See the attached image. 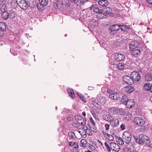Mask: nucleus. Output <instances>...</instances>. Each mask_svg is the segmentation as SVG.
Masks as SVG:
<instances>
[{
    "mask_svg": "<svg viewBox=\"0 0 152 152\" xmlns=\"http://www.w3.org/2000/svg\"><path fill=\"white\" fill-rule=\"evenodd\" d=\"M136 142L140 144H143L145 143H149L150 142V139L146 135L144 134L140 135L138 138H135Z\"/></svg>",
    "mask_w": 152,
    "mask_h": 152,
    "instance_id": "f257e3e1",
    "label": "nucleus"
},
{
    "mask_svg": "<svg viewBox=\"0 0 152 152\" xmlns=\"http://www.w3.org/2000/svg\"><path fill=\"white\" fill-rule=\"evenodd\" d=\"M122 137L126 144H129L131 140L132 136L130 132L126 131L123 133Z\"/></svg>",
    "mask_w": 152,
    "mask_h": 152,
    "instance_id": "f03ea898",
    "label": "nucleus"
},
{
    "mask_svg": "<svg viewBox=\"0 0 152 152\" xmlns=\"http://www.w3.org/2000/svg\"><path fill=\"white\" fill-rule=\"evenodd\" d=\"M16 3L23 10H26L28 7V3L25 0H16Z\"/></svg>",
    "mask_w": 152,
    "mask_h": 152,
    "instance_id": "7ed1b4c3",
    "label": "nucleus"
},
{
    "mask_svg": "<svg viewBox=\"0 0 152 152\" xmlns=\"http://www.w3.org/2000/svg\"><path fill=\"white\" fill-rule=\"evenodd\" d=\"M120 27L119 25L116 24L113 25L109 27V31L111 34L113 35L119 30Z\"/></svg>",
    "mask_w": 152,
    "mask_h": 152,
    "instance_id": "20e7f679",
    "label": "nucleus"
},
{
    "mask_svg": "<svg viewBox=\"0 0 152 152\" xmlns=\"http://www.w3.org/2000/svg\"><path fill=\"white\" fill-rule=\"evenodd\" d=\"M130 76L134 81H139L141 78L140 73L135 71L132 72Z\"/></svg>",
    "mask_w": 152,
    "mask_h": 152,
    "instance_id": "39448f33",
    "label": "nucleus"
},
{
    "mask_svg": "<svg viewBox=\"0 0 152 152\" xmlns=\"http://www.w3.org/2000/svg\"><path fill=\"white\" fill-rule=\"evenodd\" d=\"M93 11L97 14L96 16L98 18L102 19L105 18L104 14L103 13L102 11L100 10L97 7H95Z\"/></svg>",
    "mask_w": 152,
    "mask_h": 152,
    "instance_id": "423d86ee",
    "label": "nucleus"
},
{
    "mask_svg": "<svg viewBox=\"0 0 152 152\" xmlns=\"http://www.w3.org/2000/svg\"><path fill=\"white\" fill-rule=\"evenodd\" d=\"M134 121L135 124L137 126H143L145 123L143 119L140 117H137L134 118Z\"/></svg>",
    "mask_w": 152,
    "mask_h": 152,
    "instance_id": "0eeeda50",
    "label": "nucleus"
},
{
    "mask_svg": "<svg viewBox=\"0 0 152 152\" xmlns=\"http://www.w3.org/2000/svg\"><path fill=\"white\" fill-rule=\"evenodd\" d=\"M88 131H90V130L87 126H84L81 130L79 131L78 132L83 137L85 138L87 137V134L88 133Z\"/></svg>",
    "mask_w": 152,
    "mask_h": 152,
    "instance_id": "6e6552de",
    "label": "nucleus"
},
{
    "mask_svg": "<svg viewBox=\"0 0 152 152\" xmlns=\"http://www.w3.org/2000/svg\"><path fill=\"white\" fill-rule=\"evenodd\" d=\"M123 80L124 82L127 84L131 85L134 83V81L132 77L128 75H124L123 77Z\"/></svg>",
    "mask_w": 152,
    "mask_h": 152,
    "instance_id": "1a4fd4ad",
    "label": "nucleus"
},
{
    "mask_svg": "<svg viewBox=\"0 0 152 152\" xmlns=\"http://www.w3.org/2000/svg\"><path fill=\"white\" fill-rule=\"evenodd\" d=\"M7 28L6 24L3 22H0V36L1 37L4 35V32L6 30Z\"/></svg>",
    "mask_w": 152,
    "mask_h": 152,
    "instance_id": "9d476101",
    "label": "nucleus"
},
{
    "mask_svg": "<svg viewBox=\"0 0 152 152\" xmlns=\"http://www.w3.org/2000/svg\"><path fill=\"white\" fill-rule=\"evenodd\" d=\"M139 45L138 42L136 41L131 42L129 44V49L132 51L137 48Z\"/></svg>",
    "mask_w": 152,
    "mask_h": 152,
    "instance_id": "9b49d317",
    "label": "nucleus"
},
{
    "mask_svg": "<svg viewBox=\"0 0 152 152\" xmlns=\"http://www.w3.org/2000/svg\"><path fill=\"white\" fill-rule=\"evenodd\" d=\"M110 146L112 150L115 151H118L120 149L119 146L116 143L113 142H110Z\"/></svg>",
    "mask_w": 152,
    "mask_h": 152,
    "instance_id": "f8f14e48",
    "label": "nucleus"
},
{
    "mask_svg": "<svg viewBox=\"0 0 152 152\" xmlns=\"http://www.w3.org/2000/svg\"><path fill=\"white\" fill-rule=\"evenodd\" d=\"M39 3L38 4L37 7L39 9L47 5L48 3V0H39Z\"/></svg>",
    "mask_w": 152,
    "mask_h": 152,
    "instance_id": "ddd939ff",
    "label": "nucleus"
},
{
    "mask_svg": "<svg viewBox=\"0 0 152 152\" xmlns=\"http://www.w3.org/2000/svg\"><path fill=\"white\" fill-rule=\"evenodd\" d=\"M124 58V55L119 53H117L115 54L114 58L117 61H121Z\"/></svg>",
    "mask_w": 152,
    "mask_h": 152,
    "instance_id": "4468645a",
    "label": "nucleus"
},
{
    "mask_svg": "<svg viewBox=\"0 0 152 152\" xmlns=\"http://www.w3.org/2000/svg\"><path fill=\"white\" fill-rule=\"evenodd\" d=\"M134 90V88L130 86H127L124 88V92L126 94H130Z\"/></svg>",
    "mask_w": 152,
    "mask_h": 152,
    "instance_id": "2eb2a0df",
    "label": "nucleus"
},
{
    "mask_svg": "<svg viewBox=\"0 0 152 152\" xmlns=\"http://www.w3.org/2000/svg\"><path fill=\"white\" fill-rule=\"evenodd\" d=\"M127 107L129 108L133 107L135 105V102L132 99H128L126 104Z\"/></svg>",
    "mask_w": 152,
    "mask_h": 152,
    "instance_id": "dca6fc26",
    "label": "nucleus"
},
{
    "mask_svg": "<svg viewBox=\"0 0 152 152\" xmlns=\"http://www.w3.org/2000/svg\"><path fill=\"white\" fill-rule=\"evenodd\" d=\"M75 119L79 124H80L83 126H85L86 123V120L84 121V119L82 117L80 116H78L77 117H76Z\"/></svg>",
    "mask_w": 152,
    "mask_h": 152,
    "instance_id": "f3484780",
    "label": "nucleus"
},
{
    "mask_svg": "<svg viewBox=\"0 0 152 152\" xmlns=\"http://www.w3.org/2000/svg\"><path fill=\"white\" fill-rule=\"evenodd\" d=\"M109 97L111 99L117 100L120 98V95L117 93H112L109 95Z\"/></svg>",
    "mask_w": 152,
    "mask_h": 152,
    "instance_id": "a211bd4d",
    "label": "nucleus"
},
{
    "mask_svg": "<svg viewBox=\"0 0 152 152\" xmlns=\"http://www.w3.org/2000/svg\"><path fill=\"white\" fill-rule=\"evenodd\" d=\"M112 11V10L110 8L108 7H106L103 9L102 12L105 15V18H106V15L109 14Z\"/></svg>",
    "mask_w": 152,
    "mask_h": 152,
    "instance_id": "6ab92c4d",
    "label": "nucleus"
},
{
    "mask_svg": "<svg viewBox=\"0 0 152 152\" xmlns=\"http://www.w3.org/2000/svg\"><path fill=\"white\" fill-rule=\"evenodd\" d=\"M102 132L104 135V137H105L106 139L110 141H113V140L114 138L113 135L106 133L104 131H102Z\"/></svg>",
    "mask_w": 152,
    "mask_h": 152,
    "instance_id": "aec40b11",
    "label": "nucleus"
},
{
    "mask_svg": "<svg viewBox=\"0 0 152 152\" xmlns=\"http://www.w3.org/2000/svg\"><path fill=\"white\" fill-rule=\"evenodd\" d=\"M110 122L111 124L113 127H116L119 124L118 120L116 119H112Z\"/></svg>",
    "mask_w": 152,
    "mask_h": 152,
    "instance_id": "412c9836",
    "label": "nucleus"
},
{
    "mask_svg": "<svg viewBox=\"0 0 152 152\" xmlns=\"http://www.w3.org/2000/svg\"><path fill=\"white\" fill-rule=\"evenodd\" d=\"M28 6L31 8H34L36 5V2L35 0H27Z\"/></svg>",
    "mask_w": 152,
    "mask_h": 152,
    "instance_id": "4be33fe9",
    "label": "nucleus"
},
{
    "mask_svg": "<svg viewBox=\"0 0 152 152\" xmlns=\"http://www.w3.org/2000/svg\"><path fill=\"white\" fill-rule=\"evenodd\" d=\"M98 1V3L100 5L106 7L108 4V1L107 0H99Z\"/></svg>",
    "mask_w": 152,
    "mask_h": 152,
    "instance_id": "5701e85b",
    "label": "nucleus"
},
{
    "mask_svg": "<svg viewBox=\"0 0 152 152\" xmlns=\"http://www.w3.org/2000/svg\"><path fill=\"white\" fill-rule=\"evenodd\" d=\"M152 84L149 83H146L144 84L143 89L145 91H150Z\"/></svg>",
    "mask_w": 152,
    "mask_h": 152,
    "instance_id": "b1692460",
    "label": "nucleus"
},
{
    "mask_svg": "<svg viewBox=\"0 0 152 152\" xmlns=\"http://www.w3.org/2000/svg\"><path fill=\"white\" fill-rule=\"evenodd\" d=\"M117 108L114 107H110L108 108V113L111 114H115L116 113V112L118 111Z\"/></svg>",
    "mask_w": 152,
    "mask_h": 152,
    "instance_id": "393cba45",
    "label": "nucleus"
},
{
    "mask_svg": "<svg viewBox=\"0 0 152 152\" xmlns=\"http://www.w3.org/2000/svg\"><path fill=\"white\" fill-rule=\"evenodd\" d=\"M97 99L98 101L102 104H104L106 100L102 96L100 95H98L97 96Z\"/></svg>",
    "mask_w": 152,
    "mask_h": 152,
    "instance_id": "a878e982",
    "label": "nucleus"
},
{
    "mask_svg": "<svg viewBox=\"0 0 152 152\" xmlns=\"http://www.w3.org/2000/svg\"><path fill=\"white\" fill-rule=\"evenodd\" d=\"M128 99V97L124 95L123 96L120 101L121 104H126V103L127 102Z\"/></svg>",
    "mask_w": 152,
    "mask_h": 152,
    "instance_id": "bb28decb",
    "label": "nucleus"
},
{
    "mask_svg": "<svg viewBox=\"0 0 152 152\" xmlns=\"http://www.w3.org/2000/svg\"><path fill=\"white\" fill-rule=\"evenodd\" d=\"M54 7L56 9H60L62 6V4L59 1H56L54 4Z\"/></svg>",
    "mask_w": 152,
    "mask_h": 152,
    "instance_id": "cd10ccee",
    "label": "nucleus"
},
{
    "mask_svg": "<svg viewBox=\"0 0 152 152\" xmlns=\"http://www.w3.org/2000/svg\"><path fill=\"white\" fill-rule=\"evenodd\" d=\"M103 118L105 120L108 121H110L112 119V117L109 114H104L103 115Z\"/></svg>",
    "mask_w": 152,
    "mask_h": 152,
    "instance_id": "c85d7f7f",
    "label": "nucleus"
},
{
    "mask_svg": "<svg viewBox=\"0 0 152 152\" xmlns=\"http://www.w3.org/2000/svg\"><path fill=\"white\" fill-rule=\"evenodd\" d=\"M9 16V14L7 11H5L3 12L1 14V17L4 20H7Z\"/></svg>",
    "mask_w": 152,
    "mask_h": 152,
    "instance_id": "c756f323",
    "label": "nucleus"
},
{
    "mask_svg": "<svg viewBox=\"0 0 152 152\" xmlns=\"http://www.w3.org/2000/svg\"><path fill=\"white\" fill-rule=\"evenodd\" d=\"M145 80L147 81H151L152 80V75L151 73H147L145 77Z\"/></svg>",
    "mask_w": 152,
    "mask_h": 152,
    "instance_id": "7c9ffc66",
    "label": "nucleus"
},
{
    "mask_svg": "<svg viewBox=\"0 0 152 152\" xmlns=\"http://www.w3.org/2000/svg\"><path fill=\"white\" fill-rule=\"evenodd\" d=\"M132 54L135 57H137L138 56L140 53V51L139 49H135L133 50Z\"/></svg>",
    "mask_w": 152,
    "mask_h": 152,
    "instance_id": "2f4dec72",
    "label": "nucleus"
},
{
    "mask_svg": "<svg viewBox=\"0 0 152 152\" xmlns=\"http://www.w3.org/2000/svg\"><path fill=\"white\" fill-rule=\"evenodd\" d=\"M116 141L117 143L121 145H123L124 144V140H123L120 137H117L116 138Z\"/></svg>",
    "mask_w": 152,
    "mask_h": 152,
    "instance_id": "473e14b6",
    "label": "nucleus"
},
{
    "mask_svg": "<svg viewBox=\"0 0 152 152\" xmlns=\"http://www.w3.org/2000/svg\"><path fill=\"white\" fill-rule=\"evenodd\" d=\"M117 68L120 70H123L124 68V64L122 63H119L116 65Z\"/></svg>",
    "mask_w": 152,
    "mask_h": 152,
    "instance_id": "72a5a7b5",
    "label": "nucleus"
},
{
    "mask_svg": "<svg viewBox=\"0 0 152 152\" xmlns=\"http://www.w3.org/2000/svg\"><path fill=\"white\" fill-rule=\"evenodd\" d=\"M67 92L69 96L72 98L75 96V95L73 91V90L71 89H67Z\"/></svg>",
    "mask_w": 152,
    "mask_h": 152,
    "instance_id": "f704fd0d",
    "label": "nucleus"
},
{
    "mask_svg": "<svg viewBox=\"0 0 152 152\" xmlns=\"http://www.w3.org/2000/svg\"><path fill=\"white\" fill-rule=\"evenodd\" d=\"M69 145L71 146H75L74 148H77L78 147V145L77 144V143L74 142H69Z\"/></svg>",
    "mask_w": 152,
    "mask_h": 152,
    "instance_id": "c9c22d12",
    "label": "nucleus"
},
{
    "mask_svg": "<svg viewBox=\"0 0 152 152\" xmlns=\"http://www.w3.org/2000/svg\"><path fill=\"white\" fill-rule=\"evenodd\" d=\"M118 111L116 112V113H118L120 115H124L125 114V112L124 109L122 108H117V109Z\"/></svg>",
    "mask_w": 152,
    "mask_h": 152,
    "instance_id": "e433bc0d",
    "label": "nucleus"
},
{
    "mask_svg": "<svg viewBox=\"0 0 152 152\" xmlns=\"http://www.w3.org/2000/svg\"><path fill=\"white\" fill-rule=\"evenodd\" d=\"M87 141L85 139H82L80 141V145L81 147H86V145Z\"/></svg>",
    "mask_w": 152,
    "mask_h": 152,
    "instance_id": "4c0bfd02",
    "label": "nucleus"
},
{
    "mask_svg": "<svg viewBox=\"0 0 152 152\" xmlns=\"http://www.w3.org/2000/svg\"><path fill=\"white\" fill-rule=\"evenodd\" d=\"M120 28L122 30L125 31H127L129 29V27L126 26L119 25Z\"/></svg>",
    "mask_w": 152,
    "mask_h": 152,
    "instance_id": "58836bf2",
    "label": "nucleus"
},
{
    "mask_svg": "<svg viewBox=\"0 0 152 152\" xmlns=\"http://www.w3.org/2000/svg\"><path fill=\"white\" fill-rule=\"evenodd\" d=\"M90 22L91 24L93 25L94 26H96L98 25V22L95 19H93L90 20Z\"/></svg>",
    "mask_w": 152,
    "mask_h": 152,
    "instance_id": "ea45409f",
    "label": "nucleus"
},
{
    "mask_svg": "<svg viewBox=\"0 0 152 152\" xmlns=\"http://www.w3.org/2000/svg\"><path fill=\"white\" fill-rule=\"evenodd\" d=\"M68 134L69 138L71 139H75L76 137L75 134L73 132H69Z\"/></svg>",
    "mask_w": 152,
    "mask_h": 152,
    "instance_id": "a19ab883",
    "label": "nucleus"
},
{
    "mask_svg": "<svg viewBox=\"0 0 152 152\" xmlns=\"http://www.w3.org/2000/svg\"><path fill=\"white\" fill-rule=\"evenodd\" d=\"M77 94L80 99H81L83 101L85 102H87V101L86 100V99L84 98V97L82 95L79 94L78 93H77Z\"/></svg>",
    "mask_w": 152,
    "mask_h": 152,
    "instance_id": "79ce46f5",
    "label": "nucleus"
},
{
    "mask_svg": "<svg viewBox=\"0 0 152 152\" xmlns=\"http://www.w3.org/2000/svg\"><path fill=\"white\" fill-rule=\"evenodd\" d=\"M104 146L108 151H111V149L110 146V144L109 145L106 142H105L104 143Z\"/></svg>",
    "mask_w": 152,
    "mask_h": 152,
    "instance_id": "37998d69",
    "label": "nucleus"
},
{
    "mask_svg": "<svg viewBox=\"0 0 152 152\" xmlns=\"http://www.w3.org/2000/svg\"><path fill=\"white\" fill-rule=\"evenodd\" d=\"M93 105L99 109H101V106L96 102H94L93 103Z\"/></svg>",
    "mask_w": 152,
    "mask_h": 152,
    "instance_id": "c03bdc74",
    "label": "nucleus"
},
{
    "mask_svg": "<svg viewBox=\"0 0 152 152\" xmlns=\"http://www.w3.org/2000/svg\"><path fill=\"white\" fill-rule=\"evenodd\" d=\"M89 128L92 132L95 133H96L97 132L96 129L95 127V126H93V125L92 127H90Z\"/></svg>",
    "mask_w": 152,
    "mask_h": 152,
    "instance_id": "a18cd8bd",
    "label": "nucleus"
},
{
    "mask_svg": "<svg viewBox=\"0 0 152 152\" xmlns=\"http://www.w3.org/2000/svg\"><path fill=\"white\" fill-rule=\"evenodd\" d=\"M124 152H131V150L130 148L128 147H125L123 150Z\"/></svg>",
    "mask_w": 152,
    "mask_h": 152,
    "instance_id": "49530a36",
    "label": "nucleus"
},
{
    "mask_svg": "<svg viewBox=\"0 0 152 152\" xmlns=\"http://www.w3.org/2000/svg\"><path fill=\"white\" fill-rule=\"evenodd\" d=\"M89 119H90V121L92 125H93V126H95V123L94 121V120H93V119L92 118H90Z\"/></svg>",
    "mask_w": 152,
    "mask_h": 152,
    "instance_id": "de8ad7c7",
    "label": "nucleus"
},
{
    "mask_svg": "<svg viewBox=\"0 0 152 152\" xmlns=\"http://www.w3.org/2000/svg\"><path fill=\"white\" fill-rule=\"evenodd\" d=\"M105 129L108 130L109 129L110 125L107 124H106L105 125Z\"/></svg>",
    "mask_w": 152,
    "mask_h": 152,
    "instance_id": "09e8293b",
    "label": "nucleus"
},
{
    "mask_svg": "<svg viewBox=\"0 0 152 152\" xmlns=\"http://www.w3.org/2000/svg\"><path fill=\"white\" fill-rule=\"evenodd\" d=\"M121 129L122 130H124L125 129V126L124 124H122L120 126Z\"/></svg>",
    "mask_w": 152,
    "mask_h": 152,
    "instance_id": "8fccbe9b",
    "label": "nucleus"
},
{
    "mask_svg": "<svg viewBox=\"0 0 152 152\" xmlns=\"http://www.w3.org/2000/svg\"><path fill=\"white\" fill-rule=\"evenodd\" d=\"M88 0H80V2L81 4H83L87 2Z\"/></svg>",
    "mask_w": 152,
    "mask_h": 152,
    "instance_id": "3c124183",
    "label": "nucleus"
},
{
    "mask_svg": "<svg viewBox=\"0 0 152 152\" xmlns=\"http://www.w3.org/2000/svg\"><path fill=\"white\" fill-rule=\"evenodd\" d=\"M79 0H69L72 3H77Z\"/></svg>",
    "mask_w": 152,
    "mask_h": 152,
    "instance_id": "603ef678",
    "label": "nucleus"
},
{
    "mask_svg": "<svg viewBox=\"0 0 152 152\" xmlns=\"http://www.w3.org/2000/svg\"><path fill=\"white\" fill-rule=\"evenodd\" d=\"M146 1L149 4H152V0H146Z\"/></svg>",
    "mask_w": 152,
    "mask_h": 152,
    "instance_id": "864d4df0",
    "label": "nucleus"
},
{
    "mask_svg": "<svg viewBox=\"0 0 152 152\" xmlns=\"http://www.w3.org/2000/svg\"><path fill=\"white\" fill-rule=\"evenodd\" d=\"M95 6L94 5H92L91 6V7L90 8V10H92L93 9H94L95 8Z\"/></svg>",
    "mask_w": 152,
    "mask_h": 152,
    "instance_id": "5fc2aeb1",
    "label": "nucleus"
},
{
    "mask_svg": "<svg viewBox=\"0 0 152 152\" xmlns=\"http://www.w3.org/2000/svg\"><path fill=\"white\" fill-rule=\"evenodd\" d=\"M148 146H149V147L150 148H152V143L151 144H148Z\"/></svg>",
    "mask_w": 152,
    "mask_h": 152,
    "instance_id": "6e6d98bb",
    "label": "nucleus"
},
{
    "mask_svg": "<svg viewBox=\"0 0 152 152\" xmlns=\"http://www.w3.org/2000/svg\"><path fill=\"white\" fill-rule=\"evenodd\" d=\"M82 115L84 116H85L86 115V113L85 112H83L82 113Z\"/></svg>",
    "mask_w": 152,
    "mask_h": 152,
    "instance_id": "4d7b16f0",
    "label": "nucleus"
},
{
    "mask_svg": "<svg viewBox=\"0 0 152 152\" xmlns=\"http://www.w3.org/2000/svg\"><path fill=\"white\" fill-rule=\"evenodd\" d=\"M89 132V133H88V135H91V132L90 131H88Z\"/></svg>",
    "mask_w": 152,
    "mask_h": 152,
    "instance_id": "13d9d810",
    "label": "nucleus"
},
{
    "mask_svg": "<svg viewBox=\"0 0 152 152\" xmlns=\"http://www.w3.org/2000/svg\"><path fill=\"white\" fill-rule=\"evenodd\" d=\"M99 142L100 143L101 145H103L102 143L100 141H99Z\"/></svg>",
    "mask_w": 152,
    "mask_h": 152,
    "instance_id": "bf43d9fd",
    "label": "nucleus"
},
{
    "mask_svg": "<svg viewBox=\"0 0 152 152\" xmlns=\"http://www.w3.org/2000/svg\"><path fill=\"white\" fill-rule=\"evenodd\" d=\"M71 117H70V118H67V120L68 121L69 120H71Z\"/></svg>",
    "mask_w": 152,
    "mask_h": 152,
    "instance_id": "052dcab7",
    "label": "nucleus"
},
{
    "mask_svg": "<svg viewBox=\"0 0 152 152\" xmlns=\"http://www.w3.org/2000/svg\"><path fill=\"white\" fill-rule=\"evenodd\" d=\"M132 152H138L136 150H133L132 151Z\"/></svg>",
    "mask_w": 152,
    "mask_h": 152,
    "instance_id": "680f3d73",
    "label": "nucleus"
},
{
    "mask_svg": "<svg viewBox=\"0 0 152 152\" xmlns=\"http://www.w3.org/2000/svg\"><path fill=\"white\" fill-rule=\"evenodd\" d=\"M86 152H93L89 150H88V151H86Z\"/></svg>",
    "mask_w": 152,
    "mask_h": 152,
    "instance_id": "e2e57ef3",
    "label": "nucleus"
},
{
    "mask_svg": "<svg viewBox=\"0 0 152 152\" xmlns=\"http://www.w3.org/2000/svg\"><path fill=\"white\" fill-rule=\"evenodd\" d=\"M10 0H5V2L8 1H10Z\"/></svg>",
    "mask_w": 152,
    "mask_h": 152,
    "instance_id": "0e129e2a",
    "label": "nucleus"
},
{
    "mask_svg": "<svg viewBox=\"0 0 152 152\" xmlns=\"http://www.w3.org/2000/svg\"><path fill=\"white\" fill-rule=\"evenodd\" d=\"M10 52H11V53H12V52H12V49H10Z\"/></svg>",
    "mask_w": 152,
    "mask_h": 152,
    "instance_id": "69168bd1",
    "label": "nucleus"
},
{
    "mask_svg": "<svg viewBox=\"0 0 152 152\" xmlns=\"http://www.w3.org/2000/svg\"><path fill=\"white\" fill-rule=\"evenodd\" d=\"M64 36H65V37H66L67 36V34H65Z\"/></svg>",
    "mask_w": 152,
    "mask_h": 152,
    "instance_id": "338daca9",
    "label": "nucleus"
},
{
    "mask_svg": "<svg viewBox=\"0 0 152 152\" xmlns=\"http://www.w3.org/2000/svg\"><path fill=\"white\" fill-rule=\"evenodd\" d=\"M76 124H75V127H76Z\"/></svg>",
    "mask_w": 152,
    "mask_h": 152,
    "instance_id": "774afa93",
    "label": "nucleus"
}]
</instances>
